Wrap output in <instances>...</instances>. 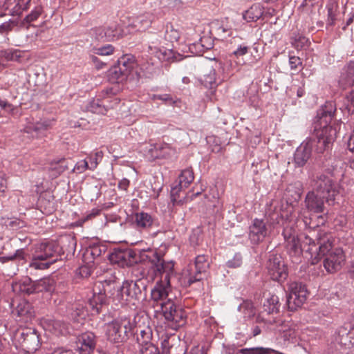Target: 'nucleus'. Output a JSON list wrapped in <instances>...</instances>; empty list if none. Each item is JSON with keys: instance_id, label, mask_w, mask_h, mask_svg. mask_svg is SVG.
Returning <instances> with one entry per match:
<instances>
[{"instance_id": "f257e3e1", "label": "nucleus", "mask_w": 354, "mask_h": 354, "mask_svg": "<svg viewBox=\"0 0 354 354\" xmlns=\"http://www.w3.org/2000/svg\"><path fill=\"white\" fill-rule=\"evenodd\" d=\"M152 271L149 275V282L156 280V283L151 291V297L154 301L162 302L171 290L170 279L174 274V263L158 259V264Z\"/></svg>"}, {"instance_id": "f03ea898", "label": "nucleus", "mask_w": 354, "mask_h": 354, "mask_svg": "<svg viewBox=\"0 0 354 354\" xmlns=\"http://www.w3.org/2000/svg\"><path fill=\"white\" fill-rule=\"evenodd\" d=\"M335 111L333 102H326L319 111L317 120L315 122L314 131L318 143L324 150L330 147L336 137L337 131L330 125Z\"/></svg>"}, {"instance_id": "7ed1b4c3", "label": "nucleus", "mask_w": 354, "mask_h": 354, "mask_svg": "<svg viewBox=\"0 0 354 354\" xmlns=\"http://www.w3.org/2000/svg\"><path fill=\"white\" fill-rule=\"evenodd\" d=\"M134 328L135 324L130 318L120 317L106 325V335L111 342H124L133 333Z\"/></svg>"}, {"instance_id": "20e7f679", "label": "nucleus", "mask_w": 354, "mask_h": 354, "mask_svg": "<svg viewBox=\"0 0 354 354\" xmlns=\"http://www.w3.org/2000/svg\"><path fill=\"white\" fill-rule=\"evenodd\" d=\"M16 348L25 353H34L40 347V339L37 331L29 327H20L13 335Z\"/></svg>"}, {"instance_id": "39448f33", "label": "nucleus", "mask_w": 354, "mask_h": 354, "mask_svg": "<svg viewBox=\"0 0 354 354\" xmlns=\"http://www.w3.org/2000/svg\"><path fill=\"white\" fill-rule=\"evenodd\" d=\"M160 306L165 319L172 329L177 330L185 324L187 317L185 310L171 299L160 302Z\"/></svg>"}, {"instance_id": "423d86ee", "label": "nucleus", "mask_w": 354, "mask_h": 354, "mask_svg": "<svg viewBox=\"0 0 354 354\" xmlns=\"http://www.w3.org/2000/svg\"><path fill=\"white\" fill-rule=\"evenodd\" d=\"M312 185L315 191L326 196L328 203L333 204L335 197L339 194V186L324 174L317 176Z\"/></svg>"}, {"instance_id": "0eeeda50", "label": "nucleus", "mask_w": 354, "mask_h": 354, "mask_svg": "<svg viewBox=\"0 0 354 354\" xmlns=\"http://www.w3.org/2000/svg\"><path fill=\"white\" fill-rule=\"evenodd\" d=\"M289 295L287 298L288 308L295 310L306 301L308 292L304 284L293 281L289 284Z\"/></svg>"}, {"instance_id": "6e6552de", "label": "nucleus", "mask_w": 354, "mask_h": 354, "mask_svg": "<svg viewBox=\"0 0 354 354\" xmlns=\"http://www.w3.org/2000/svg\"><path fill=\"white\" fill-rule=\"evenodd\" d=\"M293 212L294 207L292 205L288 203L285 205L281 204L277 201H272L266 210V213L270 218L277 223H279L281 220H290Z\"/></svg>"}, {"instance_id": "1a4fd4ad", "label": "nucleus", "mask_w": 354, "mask_h": 354, "mask_svg": "<svg viewBox=\"0 0 354 354\" xmlns=\"http://www.w3.org/2000/svg\"><path fill=\"white\" fill-rule=\"evenodd\" d=\"M267 268L272 280L283 281L288 277L287 267L281 256H271L268 259Z\"/></svg>"}, {"instance_id": "9d476101", "label": "nucleus", "mask_w": 354, "mask_h": 354, "mask_svg": "<svg viewBox=\"0 0 354 354\" xmlns=\"http://www.w3.org/2000/svg\"><path fill=\"white\" fill-rule=\"evenodd\" d=\"M344 261V251L340 248H335L328 255L325 256L323 265L328 273H334L342 268Z\"/></svg>"}, {"instance_id": "9b49d317", "label": "nucleus", "mask_w": 354, "mask_h": 354, "mask_svg": "<svg viewBox=\"0 0 354 354\" xmlns=\"http://www.w3.org/2000/svg\"><path fill=\"white\" fill-rule=\"evenodd\" d=\"M195 272H191L186 277L187 283L189 286L193 283L199 281L203 279V274H205L209 267L208 257L204 254L198 255L194 261Z\"/></svg>"}, {"instance_id": "f8f14e48", "label": "nucleus", "mask_w": 354, "mask_h": 354, "mask_svg": "<svg viewBox=\"0 0 354 354\" xmlns=\"http://www.w3.org/2000/svg\"><path fill=\"white\" fill-rule=\"evenodd\" d=\"M40 248L41 250L44 251V252L43 254H35L30 264V268L36 270H44L48 268L49 266L55 261V260L45 261L53 257L50 245L48 243H44L41 245Z\"/></svg>"}, {"instance_id": "ddd939ff", "label": "nucleus", "mask_w": 354, "mask_h": 354, "mask_svg": "<svg viewBox=\"0 0 354 354\" xmlns=\"http://www.w3.org/2000/svg\"><path fill=\"white\" fill-rule=\"evenodd\" d=\"M120 291L122 299L127 301L138 300L142 295V290L139 283L132 280L124 281Z\"/></svg>"}, {"instance_id": "4468645a", "label": "nucleus", "mask_w": 354, "mask_h": 354, "mask_svg": "<svg viewBox=\"0 0 354 354\" xmlns=\"http://www.w3.org/2000/svg\"><path fill=\"white\" fill-rule=\"evenodd\" d=\"M96 336L92 332H86L80 335L77 341V348L80 354H90L96 346Z\"/></svg>"}, {"instance_id": "2eb2a0df", "label": "nucleus", "mask_w": 354, "mask_h": 354, "mask_svg": "<svg viewBox=\"0 0 354 354\" xmlns=\"http://www.w3.org/2000/svg\"><path fill=\"white\" fill-rule=\"evenodd\" d=\"M324 198H326L325 196H322L313 189L306 196V207L310 212L322 213L324 210Z\"/></svg>"}, {"instance_id": "dca6fc26", "label": "nucleus", "mask_w": 354, "mask_h": 354, "mask_svg": "<svg viewBox=\"0 0 354 354\" xmlns=\"http://www.w3.org/2000/svg\"><path fill=\"white\" fill-rule=\"evenodd\" d=\"M286 248L290 255L299 256L301 254V237L292 232L291 229H285L283 232Z\"/></svg>"}, {"instance_id": "f3484780", "label": "nucleus", "mask_w": 354, "mask_h": 354, "mask_svg": "<svg viewBox=\"0 0 354 354\" xmlns=\"http://www.w3.org/2000/svg\"><path fill=\"white\" fill-rule=\"evenodd\" d=\"M268 234L266 223L261 219L255 218L250 227L249 237L254 243L263 241Z\"/></svg>"}, {"instance_id": "a211bd4d", "label": "nucleus", "mask_w": 354, "mask_h": 354, "mask_svg": "<svg viewBox=\"0 0 354 354\" xmlns=\"http://www.w3.org/2000/svg\"><path fill=\"white\" fill-rule=\"evenodd\" d=\"M313 143L311 141L302 142L295 153V162L299 167H303L308 160L312 153Z\"/></svg>"}, {"instance_id": "6ab92c4d", "label": "nucleus", "mask_w": 354, "mask_h": 354, "mask_svg": "<svg viewBox=\"0 0 354 354\" xmlns=\"http://www.w3.org/2000/svg\"><path fill=\"white\" fill-rule=\"evenodd\" d=\"M12 313L19 318V321L28 322L35 317V311L31 304L26 300L19 301Z\"/></svg>"}, {"instance_id": "aec40b11", "label": "nucleus", "mask_w": 354, "mask_h": 354, "mask_svg": "<svg viewBox=\"0 0 354 354\" xmlns=\"http://www.w3.org/2000/svg\"><path fill=\"white\" fill-rule=\"evenodd\" d=\"M101 286V283L95 285L93 296L88 300L89 305L97 313H100V308L106 304L107 301L105 291L102 290Z\"/></svg>"}, {"instance_id": "412c9836", "label": "nucleus", "mask_w": 354, "mask_h": 354, "mask_svg": "<svg viewBox=\"0 0 354 354\" xmlns=\"http://www.w3.org/2000/svg\"><path fill=\"white\" fill-rule=\"evenodd\" d=\"M156 261L154 262L153 261L152 265L149 269L145 268L143 266L139 265L132 268L131 274L133 277H135L137 279L135 282H138V283H141L142 285H144L141 280L145 279L149 282V275L152 273V270L154 269L156 266L158 264V259H161L160 257L155 254Z\"/></svg>"}, {"instance_id": "4be33fe9", "label": "nucleus", "mask_w": 354, "mask_h": 354, "mask_svg": "<svg viewBox=\"0 0 354 354\" xmlns=\"http://www.w3.org/2000/svg\"><path fill=\"white\" fill-rule=\"evenodd\" d=\"M346 164L340 158H335L328 167L327 171L336 180L341 181L345 176Z\"/></svg>"}, {"instance_id": "5701e85b", "label": "nucleus", "mask_w": 354, "mask_h": 354, "mask_svg": "<svg viewBox=\"0 0 354 354\" xmlns=\"http://www.w3.org/2000/svg\"><path fill=\"white\" fill-rule=\"evenodd\" d=\"M162 151H167L168 155L173 153V149L168 145H156L149 147L147 156L151 160L157 158H167V155L162 153Z\"/></svg>"}, {"instance_id": "b1692460", "label": "nucleus", "mask_w": 354, "mask_h": 354, "mask_svg": "<svg viewBox=\"0 0 354 354\" xmlns=\"http://www.w3.org/2000/svg\"><path fill=\"white\" fill-rule=\"evenodd\" d=\"M333 237L330 234H325L324 236H319L317 242L319 245L318 254L325 257L332 252L335 248L333 247Z\"/></svg>"}, {"instance_id": "393cba45", "label": "nucleus", "mask_w": 354, "mask_h": 354, "mask_svg": "<svg viewBox=\"0 0 354 354\" xmlns=\"http://www.w3.org/2000/svg\"><path fill=\"white\" fill-rule=\"evenodd\" d=\"M354 82V62H349L346 66L339 77V83L344 88L353 84Z\"/></svg>"}, {"instance_id": "a878e982", "label": "nucleus", "mask_w": 354, "mask_h": 354, "mask_svg": "<svg viewBox=\"0 0 354 354\" xmlns=\"http://www.w3.org/2000/svg\"><path fill=\"white\" fill-rule=\"evenodd\" d=\"M134 223L138 230H146L152 226L153 218L148 213L144 212H138L134 215Z\"/></svg>"}, {"instance_id": "bb28decb", "label": "nucleus", "mask_w": 354, "mask_h": 354, "mask_svg": "<svg viewBox=\"0 0 354 354\" xmlns=\"http://www.w3.org/2000/svg\"><path fill=\"white\" fill-rule=\"evenodd\" d=\"M153 15L151 13L146 12L136 17L133 21V26L138 31H143L150 27Z\"/></svg>"}, {"instance_id": "cd10ccee", "label": "nucleus", "mask_w": 354, "mask_h": 354, "mask_svg": "<svg viewBox=\"0 0 354 354\" xmlns=\"http://www.w3.org/2000/svg\"><path fill=\"white\" fill-rule=\"evenodd\" d=\"M12 289L14 291H19L28 295L35 293V281H32L30 278H25L19 282L13 283Z\"/></svg>"}, {"instance_id": "c85d7f7f", "label": "nucleus", "mask_w": 354, "mask_h": 354, "mask_svg": "<svg viewBox=\"0 0 354 354\" xmlns=\"http://www.w3.org/2000/svg\"><path fill=\"white\" fill-rule=\"evenodd\" d=\"M135 66L136 63L133 59L124 57L118 61V64L115 66V71H118L120 75H124L127 77L134 68Z\"/></svg>"}, {"instance_id": "c756f323", "label": "nucleus", "mask_w": 354, "mask_h": 354, "mask_svg": "<svg viewBox=\"0 0 354 354\" xmlns=\"http://www.w3.org/2000/svg\"><path fill=\"white\" fill-rule=\"evenodd\" d=\"M120 30L115 26H108L97 30L99 39L111 41L118 37Z\"/></svg>"}, {"instance_id": "7c9ffc66", "label": "nucleus", "mask_w": 354, "mask_h": 354, "mask_svg": "<svg viewBox=\"0 0 354 354\" xmlns=\"http://www.w3.org/2000/svg\"><path fill=\"white\" fill-rule=\"evenodd\" d=\"M263 14V7L259 4H254L243 14V17L248 22L256 21Z\"/></svg>"}, {"instance_id": "2f4dec72", "label": "nucleus", "mask_w": 354, "mask_h": 354, "mask_svg": "<svg viewBox=\"0 0 354 354\" xmlns=\"http://www.w3.org/2000/svg\"><path fill=\"white\" fill-rule=\"evenodd\" d=\"M279 297L275 295H272L266 299L263 308L268 314H274L279 313Z\"/></svg>"}, {"instance_id": "473e14b6", "label": "nucleus", "mask_w": 354, "mask_h": 354, "mask_svg": "<svg viewBox=\"0 0 354 354\" xmlns=\"http://www.w3.org/2000/svg\"><path fill=\"white\" fill-rule=\"evenodd\" d=\"M55 282L53 279L46 277L35 281V292L53 291Z\"/></svg>"}, {"instance_id": "72a5a7b5", "label": "nucleus", "mask_w": 354, "mask_h": 354, "mask_svg": "<svg viewBox=\"0 0 354 354\" xmlns=\"http://www.w3.org/2000/svg\"><path fill=\"white\" fill-rule=\"evenodd\" d=\"M301 251L308 252L310 254L317 252V247L315 241L308 235L301 234Z\"/></svg>"}, {"instance_id": "f704fd0d", "label": "nucleus", "mask_w": 354, "mask_h": 354, "mask_svg": "<svg viewBox=\"0 0 354 354\" xmlns=\"http://www.w3.org/2000/svg\"><path fill=\"white\" fill-rule=\"evenodd\" d=\"M152 329L149 326H145L140 329V335L137 337V340L141 345V348H144L147 344H153L151 342L152 338Z\"/></svg>"}, {"instance_id": "c9c22d12", "label": "nucleus", "mask_w": 354, "mask_h": 354, "mask_svg": "<svg viewBox=\"0 0 354 354\" xmlns=\"http://www.w3.org/2000/svg\"><path fill=\"white\" fill-rule=\"evenodd\" d=\"M67 169H68V166L64 158L57 161L54 160L50 162V170L53 172L52 176L54 177H57Z\"/></svg>"}, {"instance_id": "e433bc0d", "label": "nucleus", "mask_w": 354, "mask_h": 354, "mask_svg": "<svg viewBox=\"0 0 354 354\" xmlns=\"http://www.w3.org/2000/svg\"><path fill=\"white\" fill-rule=\"evenodd\" d=\"M178 178L179 186H180V187L187 188L194 179L193 170L190 168L183 170Z\"/></svg>"}, {"instance_id": "4c0bfd02", "label": "nucleus", "mask_w": 354, "mask_h": 354, "mask_svg": "<svg viewBox=\"0 0 354 354\" xmlns=\"http://www.w3.org/2000/svg\"><path fill=\"white\" fill-rule=\"evenodd\" d=\"M215 34L222 39H225L232 35V30L224 23H218L215 28Z\"/></svg>"}, {"instance_id": "58836bf2", "label": "nucleus", "mask_w": 354, "mask_h": 354, "mask_svg": "<svg viewBox=\"0 0 354 354\" xmlns=\"http://www.w3.org/2000/svg\"><path fill=\"white\" fill-rule=\"evenodd\" d=\"M24 53L19 50H8L1 52V55L8 61L20 62Z\"/></svg>"}, {"instance_id": "ea45409f", "label": "nucleus", "mask_w": 354, "mask_h": 354, "mask_svg": "<svg viewBox=\"0 0 354 354\" xmlns=\"http://www.w3.org/2000/svg\"><path fill=\"white\" fill-rule=\"evenodd\" d=\"M53 125V121L50 120H44L40 122H36L35 124L29 126L27 127V132L30 133L31 131L39 132L41 131H44L50 129Z\"/></svg>"}, {"instance_id": "a19ab883", "label": "nucleus", "mask_w": 354, "mask_h": 354, "mask_svg": "<svg viewBox=\"0 0 354 354\" xmlns=\"http://www.w3.org/2000/svg\"><path fill=\"white\" fill-rule=\"evenodd\" d=\"M201 82L205 87L210 88H214L216 85L215 70H209L207 74L203 75V77L201 79Z\"/></svg>"}, {"instance_id": "79ce46f5", "label": "nucleus", "mask_w": 354, "mask_h": 354, "mask_svg": "<svg viewBox=\"0 0 354 354\" xmlns=\"http://www.w3.org/2000/svg\"><path fill=\"white\" fill-rule=\"evenodd\" d=\"M32 0H17L16 6L14 7L11 12L13 16H19L23 11L27 10L30 6Z\"/></svg>"}, {"instance_id": "37998d69", "label": "nucleus", "mask_w": 354, "mask_h": 354, "mask_svg": "<svg viewBox=\"0 0 354 354\" xmlns=\"http://www.w3.org/2000/svg\"><path fill=\"white\" fill-rule=\"evenodd\" d=\"M180 34L179 31L171 25H167L165 32V39L170 42L178 41Z\"/></svg>"}, {"instance_id": "c03bdc74", "label": "nucleus", "mask_w": 354, "mask_h": 354, "mask_svg": "<svg viewBox=\"0 0 354 354\" xmlns=\"http://www.w3.org/2000/svg\"><path fill=\"white\" fill-rule=\"evenodd\" d=\"M43 12V8L41 5H37L30 14H28L24 19L26 23H31L37 20Z\"/></svg>"}, {"instance_id": "a18cd8bd", "label": "nucleus", "mask_w": 354, "mask_h": 354, "mask_svg": "<svg viewBox=\"0 0 354 354\" xmlns=\"http://www.w3.org/2000/svg\"><path fill=\"white\" fill-rule=\"evenodd\" d=\"M309 44L308 39L302 35H296L292 41V44L298 50L308 46Z\"/></svg>"}, {"instance_id": "49530a36", "label": "nucleus", "mask_w": 354, "mask_h": 354, "mask_svg": "<svg viewBox=\"0 0 354 354\" xmlns=\"http://www.w3.org/2000/svg\"><path fill=\"white\" fill-rule=\"evenodd\" d=\"M100 212V210L98 209H93L90 212H87L86 214L82 218L79 219L75 222L76 226H82V225L90 220L93 219L96 217Z\"/></svg>"}, {"instance_id": "de8ad7c7", "label": "nucleus", "mask_w": 354, "mask_h": 354, "mask_svg": "<svg viewBox=\"0 0 354 354\" xmlns=\"http://www.w3.org/2000/svg\"><path fill=\"white\" fill-rule=\"evenodd\" d=\"M86 315V310L83 307L77 308L71 314L72 319H73L74 321L77 322H80L82 320H83Z\"/></svg>"}, {"instance_id": "09e8293b", "label": "nucleus", "mask_w": 354, "mask_h": 354, "mask_svg": "<svg viewBox=\"0 0 354 354\" xmlns=\"http://www.w3.org/2000/svg\"><path fill=\"white\" fill-rule=\"evenodd\" d=\"M242 264V257L240 254H236L233 258L227 261V267L230 268H236Z\"/></svg>"}, {"instance_id": "8fccbe9b", "label": "nucleus", "mask_w": 354, "mask_h": 354, "mask_svg": "<svg viewBox=\"0 0 354 354\" xmlns=\"http://www.w3.org/2000/svg\"><path fill=\"white\" fill-rule=\"evenodd\" d=\"M102 151H97L93 156H91L89 157L91 165L90 169L94 170L97 167L98 162L102 160Z\"/></svg>"}, {"instance_id": "3c124183", "label": "nucleus", "mask_w": 354, "mask_h": 354, "mask_svg": "<svg viewBox=\"0 0 354 354\" xmlns=\"http://www.w3.org/2000/svg\"><path fill=\"white\" fill-rule=\"evenodd\" d=\"M267 352L268 349L263 347L242 348L240 351L241 354H266Z\"/></svg>"}, {"instance_id": "603ef678", "label": "nucleus", "mask_w": 354, "mask_h": 354, "mask_svg": "<svg viewBox=\"0 0 354 354\" xmlns=\"http://www.w3.org/2000/svg\"><path fill=\"white\" fill-rule=\"evenodd\" d=\"M88 169H90V166L88 165V161L86 160H82L76 163L73 171L81 174L84 172Z\"/></svg>"}, {"instance_id": "864d4df0", "label": "nucleus", "mask_w": 354, "mask_h": 354, "mask_svg": "<svg viewBox=\"0 0 354 354\" xmlns=\"http://www.w3.org/2000/svg\"><path fill=\"white\" fill-rule=\"evenodd\" d=\"M140 354H160V353L155 344H147L144 348H140Z\"/></svg>"}, {"instance_id": "5fc2aeb1", "label": "nucleus", "mask_w": 354, "mask_h": 354, "mask_svg": "<svg viewBox=\"0 0 354 354\" xmlns=\"http://www.w3.org/2000/svg\"><path fill=\"white\" fill-rule=\"evenodd\" d=\"M151 99L153 101L159 100L163 102H167L169 104H174L175 100L172 98V97L169 94H162V95H152L151 96Z\"/></svg>"}, {"instance_id": "6e6d98bb", "label": "nucleus", "mask_w": 354, "mask_h": 354, "mask_svg": "<svg viewBox=\"0 0 354 354\" xmlns=\"http://www.w3.org/2000/svg\"><path fill=\"white\" fill-rule=\"evenodd\" d=\"M114 48L111 45H106L95 50V53L99 55H109L113 53Z\"/></svg>"}, {"instance_id": "4d7b16f0", "label": "nucleus", "mask_w": 354, "mask_h": 354, "mask_svg": "<svg viewBox=\"0 0 354 354\" xmlns=\"http://www.w3.org/2000/svg\"><path fill=\"white\" fill-rule=\"evenodd\" d=\"M125 260V253L122 251L115 252L111 255V261L119 263Z\"/></svg>"}, {"instance_id": "13d9d810", "label": "nucleus", "mask_w": 354, "mask_h": 354, "mask_svg": "<svg viewBox=\"0 0 354 354\" xmlns=\"http://www.w3.org/2000/svg\"><path fill=\"white\" fill-rule=\"evenodd\" d=\"M53 326L57 334H63L66 330V325L61 321H54Z\"/></svg>"}, {"instance_id": "bf43d9fd", "label": "nucleus", "mask_w": 354, "mask_h": 354, "mask_svg": "<svg viewBox=\"0 0 354 354\" xmlns=\"http://www.w3.org/2000/svg\"><path fill=\"white\" fill-rule=\"evenodd\" d=\"M15 25V22L12 20H9L3 23L0 25V34L8 32L10 31Z\"/></svg>"}, {"instance_id": "052dcab7", "label": "nucleus", "mask_w": 354, "mask_h": 354, "mask_svg": "<svg viewBox=\"0 0 354 354\" xmlns=\"http://www.w3.org/2000/svg\"><path fill=\"white\" fill-rule=\"evenodd\" d=\"M185 189V187H180L179 186V183L175 186L174 187H172L171 190V196L172 201L176 203L178 202V193L183 189Z\"/></svg>"}, {"instance_id": "680f3d73", "label": "nucleus", "mask_w": 354, "mask_h": 354, "mask_svg": "<svg viewBox=\"0 0 354 354\" xmlns=\"http://www.w3.org/2000/svg\"><path fill=\"white\" fill-rule=\"evenodd\" d=\"M289 64L291 69H296L298 66L301 65V59L297 56H290L289 58Z\"/></svg>"}, {"instance_id": "e2e57ef3", "label": "nucleus", "mask_w": 354, "mask_h": 354, "mask_svg": "<svg viewBox=\"0 0 354 354\" xmlns=\"http://www.w3.org/2000/svg\"><path fill=\"white\" fill-rule=\"evenodd\" d=\"M25 257V252L24 249L17 250L13 255L7 257L6 259L12 261L15 259H24Z\"/></svg>"}, {"instance_id": "0e129e2a", "label": "nucleus", "mask_w": 354, "mask_h": 354, "mask_svg": "<svg viewBox=\"0 0 354 354\" xmlns=\"http://www.w3.org/2000/svg\"><path fill=\"white\" fill-rule=\"evenodd\" d=\"M248 51V47L245 46H240L235 51L233 52V55L236 57L243 56L245 55Z\"/></svg>"}, {"instance_id": "69168bd1", "label": "nucleus", "mask_w": 354, "mask_h": 354, "mask_svg": "<svg viewBox=\"0 0 354 354\" xmlns=\"http://www.w3.org/2000/svg\"><path fill=\"white\" fill-rule=\"evenodd\" d=\"M7 188V182L4 174L0 172V196L2 195Z\"/></svg>"}, {"instance_id": "338daca9", "label": "nucleus", "mask_w": 354, "mask_h": 354, "mask_svg": "<svg viewBox=\"0 0 354 354\" xmlns=\"http://www.w3.org/2000/svg\"><path fill=\"white\" fill-rule=\"evenodd\" d=\"M115 71V66H114L111 68V73L113 75V77L114 78H115V80L117 81H122L124 79H125L127 77V76L124 75H122V74L120 75V73L118 71H116V72Z\"/></svg>"}, {"instance_id": "774afa93", "label": "nucleus", "mask_w": 354, "mask_h": 354, "mask_svg": "<svg viewBox=\"0 0 354 354\" xmlns=\"http://www.w3.org/2000/svg\"><path fill=\"white\" fill-rule=\"evenodd\" d=\"M52 354H75V353L70 349H65L64 348H55Z\"/></svg>"}]
</instances>
